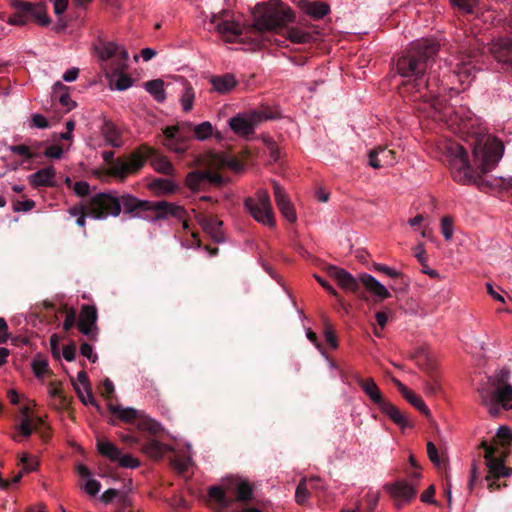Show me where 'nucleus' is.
I'll return each instance as SVG.
<instances>
[{
  "label": "nucleus",
  "mask_w": 512,
  "mask_h": 512,
  "mask_svg": "<svg viewBox=\"0 0 512 512\" xmlns=\"http://www.w3.org/2000/svg\"><path fill=\"white\" fill-rule=\"evenodd\" d=\"M244 205L257 222L269 227L275 226L276 221L272 210L270 195L266 190L259 189L256 192V198H246Z\"/></svg>",
  "instance_id": "obj_16"
},
{
  "label": "nucleus",
  "mask_w": 512,
  "mask_h": 512,
  "mask_svg": "<svg viewBox=\"0 0 512 512\" xmlns=\"http://www.w3.org/2000/svg\"><path fill=\"white\" fill-rule=\"evenodd\" d=\"M196 221L201 226L203 231L209 234L215 242H224L225 236L222 230L223 222L216 216L198 213L196 215Z\"/></svg>",
  "instance_id": "obj_22"
},
{
  "label": "nucleus",
  "mask_w": 512,
  "mask_h": 512,
  "mask_svg": "<svg viewBox=\"0 0 512 512\" xmlns=\"http://www.w3.org/2000/svg\"><path fill=\"white\" fill-rule=\"evenodd\" d=\"M189 462H190L189 458L175 456L171 460V465L179 473H184L188 469Z\"/></svg>",
  "instance_id": "obj_53"
},
{
  "label": "nucleus",
  "mask_w": 512,
  "mask_h": 512,
  "mask_svg": "<svg viewBox=\"0 0 512 512\" xmlns=\"http://www.w3.org/2000/svg\"><path fill=\"white\" fill-rule=\"evenodd\" d=\"M95 51L102 61L115 58L105 70V76L110 86H114L116 90L123 91L133 84V79L123 72L128 68V52L114 42H106L99 40V44L95 45Z\"/></svg>",
  "instance_id": "obj_4"
},
{
  "label": "nucleus",
  "mask_w": 512,
  "mask_h": 512,
  "mask_svg": "<svg viewBox=\"0 0 512 512\" xmlns=\"http://www.w3.org/2000/svg\"><path fill=\"white\" fill-rule=\"evenodd\" d=\"M369 164L375 169L383 167V163L381 162L379 151L377 150V148L369 152Z\"/></svg>",
  "instance_id": "obj_64"
},
{
  "label": "nucleus",
  "mask_w": 512,
  "mask_h": 512,
  "mask_svg": "<svg viewBox=\"0 0 512 512\" xmlns=\"http://www.w3.org/2000/svg\"><path fill=\"white\" fill-rule=\"evenodd\" d=\"M97 310L94 306L83 305L78 322L79 331L87 336L91 341L96 340L97 331Z\"/></svg>",
  "instance_id": "obj_21"
},
{
  "label": "nucleus",
  "mask_w": 512,
  "mask_h": 512,
  "mask_svg": "<svg viewBox=\"0 0 512 512\" xmlns=\"http://www.w3.org/2000/svg\"><path fill=\"white\" fill-rule=\"evenodd\" d=\"M102 134L106 140V142L113 147H121V133L119 129L110 121H105L102 126Z\"/></svg>",
  "instance_id": "obj_35"
},
{
  "label": "nucleus",
  "mask_w": 512,
  "mask_h": 512,
  "mask_svg": "<svg viewBox=\"0 0 512 512\" xmlns=\"http://www.w3.org/2000/svg\"><path fill=\"white\" fill-rule=\"evenodd\" d=\"M327 273L331 278L337 281L340 287L357 294L361 299L367 300V297L359 292L360 283L349 272L336 266H329Z\"/></svg>",
  "instance_id": "obj_20"
},
{
  "label": "nucleus",
  "mask_w": 512,
  "mask_h": 512,
  "mask_svg": "<svg viewBox=\"0 0 512 512\" xmlns=\"http://www.w3.org/2000/svg\"><path fill=\"white\" fill-rule=\"evenodd\" d=\"M120 210L124 209L126 213H133L135 211L154 210L156 212L153 220L164 219L167 216H173L179 220H184L186 211L183 207L169 203L166 201L150 202L138 200L129 194L119 197Z\"/></svg>",
  "instance_id": "obj_9"
},
{
  "label": "nucleus",
  "mask_w": 512,
  "mask_h": 512,
  "mask_svg": "<svg viewBox=\"0 0 512 512\" xmlns=\"http://www.w3.org/2000/svg\"><path fill=\"white\" fill-rule=\"evenodd\" d=\"M73 190L76 195H78L80 197H84L89 194L90 185L86 181H78V182L74 183Z\"/></svg>",
  "instance_id": "obj_60"
},
{
  "label": "nucleus",
  "mask_w": 512,
  "mask_h": 512,
  "mask_svg": "<svg viewBox=\"0 0 512 512\" xmlns=\"http://www.w3.org/2000/svg\"><path fill=\"white\" fill-rule=\"evenodd\" d=\"M379 156L383 166L392 165L395 160V152L393 150L387 149L386 147H378Z\"/></svg>",
  "instance_id": "obj_51"
},
{
  "label": "nucleus",
  "mask_w": 512,
  "mask_h": 512,
  "mask_svg": "<svg viewBox=\"0 0 512 512\" xmlns=\"http://www.w3.org/2000/svg\"><path fill=\"white\" fill-rule=\"evenodd\" d=\"M213 133V126L209 121H204L199 125H194V138L203 141L208 139Z\"/></svg>",
  "instance_id": "obj_42"
},
{
  "label": "nucleus",
  "mask_w": 512,
  "mask_h": 512,
  "mask_svg": "<svg viewBox=\"0 0 512 512\" xmlns=\"http://www.w3.org/2000/svg\"><path fill=\"white\" fill-rule=\"evenodd\" d=\"M61 312L66 314L65 321L63 323V330L69 331L72 329L76 322V312L74 309H68L66 306L61 308Z\"/></svg>",
  "instance_id": "obj_49"
},
{
  "label": "nucleus",
  "mask_w": 512,
  "mask_h": 512,
  "mask_svg": "<svg viewBox=\"0 0 512 512\" xmlns=\"http://www.w3.org/2000/svg\"><path fill=\"white\" fill-rule=\"evenodd\" d=\"M355 380L363 392L375 405L378 406V408L386 401L381 390L372 378L363 379L360 376H357Z\"/></svg>",
  "instance_id": "obj_29"
},
{
  "label": "nucleus",
  "mask_w": 512,
  "mask_h": 512,
  "mask_svg": "<svg viewBox=\"0 0 512 512\" xmlns=\"http://www.w3.org/2000/svg\"><path fill=\"white\" fill-rule=\"evenodd\" d=\"M151 153H143L144 163L149 159L151 166L161 174L166 176H173L175 174V169L170 162V160L164 156L159 154L154 148L150 146Z\"/></svg>",
  "instance_id": "obj_25"
},
{
  "label": "nucleus",
  "mask_w": 512,
  "mask_h": 512,
  "mask_svg": "<svg viewBox=\"0 0 512 512\" xmlns=\"http://www.w3.org/2000/svg\"><path fill=\"white\" fill-rule=\"evenodd\" d=\"M151 188L157 192L170 194L176 191L177 186L169 179L158 178L152 181Z\"/></svg>",
  "instance_id": "obj_39"
},
{
  "label": "nucleus",
  "mask_w": 512,
  "mask_h": 512,
  "mask_svg": "<svg viewBox=\"0 0 512 512\" xmlns=\"http://www.w3.org/2000/svg\"><path fill=\"white\" fill-rule=\"evenodd\" d=\"M56 171L53 166H48L38 170L29 176L30 184L37 187H55Z\"/></svg>",
  "instance_id": "obj_28"
},
{
  "label": "nucleus",
  "mask_w": 512,
  "mask_h": 512,
  "mask_svg": "<svg viewBox=\"0 0 512 512\" xmlns=\"http://www.w3.org/2000/svg\"><path fill=\"white\" fill-rule=\"evenodd\" d=\"M277 118V112L273 111L268 106H262L259 109L238 114L229 119V127L231 130L245 138L251 137L255 132V127L265 120H272Z\"/></svg>",
  "instance_id": "obj_12"
},
{
  "label": "nucleus",
  "mask_w": 512,
  "mask_h": 512,
  "mask_svg": "<svg viewBox=\"0 0 512 512\" xmlns=\"http://www.w3.org/2000/svg\"><path fill=\"white\" fill-rule=\"evenodd\" d=\"M315 279L329 294L335 296L338 299L340 305L344 307V301L339 297L337 291L325 279L318 275H315Z\"/></svg>",
  "instance_id": "obj_58"
},
{
  "label": "nucleus",
  "mask_w": 512,
  "mask_h": 512,
  "mask_svg": "<svg viewBox=\"0 0 512 512\" xmlns=\"http://www.w3.org/2000/svg\"><path fill=\"white\" fill-rule=\"evenodd\" d=\"M163 144L177 154H183L188 149V141L194 137V125L183 122L174 126H167L163 130Z\"/></svg>",
  "instance_id": "obj_15"
},
{
  "label": "nucleus",
  "mask_w": 512,
  "mask_h": 512,
  "mask_svg": "<svg viewBox=\"0 0 512 512\" xmlns=\"http://www.w3.org/2000/svg\"><path fill=\"white\" fill-rule=\"evenodd\" d=\"M44 426H45V423L42 418H40V417L32 418V427H33L34 432L39 433L43 439H46L49 437V433L47 431L43 430Z\"/></svg>",
  "instance_id": "obj_59"
},
{
  "label": "nucleus",
  "mask_w": 512,
  "mask_h": 512,
  "mask_svg": "<svg viewBox=\"0 0 512 512\" xmlns=\"http://www.w3.org/2000/svg\"><path fill=\"white\" fill-rule=\"evenodd\" d=\"M512 444V431L507 426H501L492 443L482 441L480 448L484 449V458L487 468L494 477H508L512 469L505 465Z\"/></svg>",
  "instance_id": "obj_6"
},
{
  "label": "nucleus",
  "mask_w": 512,
  "mask_h": 512,
  "mask_svg": "<svg viewBox=\"0 0 512 512\" xmlns=\"http://www.w3.org/2000/svg\"><path fill=\"white\" fill-rule=\"evenodd\" d=\"M380 411L387 415L395 424L401 428L410 426V423L404 413H402L395 405L386 400L380 407Z\"/></svg>",
  "instance_id": "obj_32"
},
{
  "label": "nucleus",
  "mask_w": 512,
  "mask_h": 512,
  "mask_svg": "<svg viewBox=\"0 0 512 512\" xmlns=\"http://www.w3.org/2000/svg\"><path fill=\"white\" fill-rule=\"evenodd\" d=\"M299 5L302 11L313 19H321L330 11L328 4L321 1L300 0Z\"/></svg>",
  "instance_id": "obj_31"
},
{
  "label": "nucleus",
  "mask_w": 512,
  "mask_h": 512,
  "mask_svg": "<svg viewBox=\"0 0 512 512\" xmlns=\"http://www.w3.org/2000/svg\"><path fill=\"white\" fill-rule=\"evenodd\" d=\"M32 369L37 378H42L49 372V366L46 359L36 358L32 362Z\"/></svg>",
  "instance_id": "obj_46"
},
{
  "label": "nucleus",
  "mask_w": 512,
  "mask_h": 512,
  "mask_svg": "<svg viewBox=\"0 0 512 512\" xmlns=\"http://www.w3.org/2000/svg\"><path fill=\"white\" fill-rule=\"evenodd\" d=\"M100 488H101L100 482L95 479L87 480V482L84 485L85 491L91 496H95L96 494H98V492L100 491Z\"/></svg>",
  "instance_id": "obj_61"
},
{
  "label": "nucleus",
  "mask_w": 512,
  "mask_h": 512,
  "mask_svg": "<svg viewBox=\"0 0 512 512\" xmlns=\"http://www.w3.org/2000/svg\"><path fill=\"white\" fill-rule=\"evenodd\" d=\"M20 463L23 465V472L35 471L38 467L37 460L29 457L26 453L21 456Z\"/></svg>",
  "instance_id": "obj_54"
},
{
  "label": "nucleus",
  "mask_w": 512,
  "mask_h": 512,
  "mask_svg": "<svg viewBox=\"0 0 512 512\" xmlns=\"http://www.w3.org/2000/svg\"><path fill=\"white\" fill-rule=\"evenodd\" d=\"M425 375L423 383L426 395L431 397L441 396L443 394V386L438 368L436 370H429Z\"/></svg>",
  "instance_id": "obj_30"
},
{
  "label": "nucleus",
  "mask_w": 512,
  "mask_h": 512,
  "mask_svg": "<svg viewBox=\"0 0 512 512\" xmlns=\"http://www.w3.org/2000/svg\"><path fill=\"white\" fill-rule=\"evenodd\" d=\"M309 496V491L306 487V483L304 480H302L297 488H296V492H295V499H296V502L300 505H303L307 498Z\"/></svg>",
  "instance_id": "obj_52"
},
{
  "label": "nucleus",
  "mask_w": 512,
  "mask_h": 512,
  "mask_svg": "<svg viewBox=\"0 0 512 512\" xmlns=\"http://www.w3.org/2000/svg\"><path fill=\"white\" fill-rule=\"evenodd\" d=\"M77 380L79 383H81L84 386V389L87 392V397H86L84 395V393L82 392L81 388L79 387V385L72 379L73 387H74L75 392H76L77 396L79 397L80 401L84 405L90 404V405L95 406L98 410H100V406L98 405V403L96 402V400L93 396L88 374L83 370L78 372Z\"/></svg>",
  "instance_id": "obj_27"
},
{
  "label": "nucleus",
  "mask_w": 512,
  "mask_h": 512,
  "mask_svg": "<svg viewBox=\"0 0 512 512\" xmlns=\"http://www.w3.org/2000/svg\"><path fill=\"white\" fill-rule=\"evenodd\" d=\"M453 230V218L451 216H444L441 219V232L446 240L452 238Z\"/></svg>",
  "instance_id": "obj_50"
},
{
  "label": "nucleus",
  "mask_w": 512,
  "mask_h": 512,
  "mask_svg": "<svg viewBox=\"0 0 512 512\" xmlns=\"http://www.w3.org/2000/svg\"><path fill=\"white\" fill-rule=\"evenodd\" d=\"M145 89L155 98L157 102H163L166 98L164 91V82L161 79L147 81Z\"/></svg>",
  "instance_id": "obj_38"
},
{
  "label": "nucleus",
  "mask_w": 512,
  "mask_h": 512,
  "mask_svg": "<svg viewBox=\"0 0 512 512\" xmlns=\"http://www.w3.org/2000/svg\"><path fill=\"white\" fill-rule=\"evenodd\" d=\"M471 63L472 61H469L468 63L463 61L461 63V66L457 70V75L462 83H464L465 81H469L470 77L473 75V72L475 71V66H472Z\"/></svg>",
  "instance_id": "obj_47"
},
{
  "label": "nucleus",
  "mask_w": 512,
  "mask_h": 512,
  "mask_svg": "<svg viewBox=\"0 0 512 512\" xmlns=\"http://www.w3.org/2000/svg\"><path fill=\"white\" fill-rule=\"evenodd\" d=\"M35 206V202L33 200H24V201H17L14 203L13 209L16 212L23 211L27 212L33 209Z\"/></svg>",
  "instance_id": "obj_63"
},
{
  "label": "nucleus",
  "mask_w": 512,
  "mask_h": 512,
  "mask_svg": "<svg viewBox=\"0 0 512 512\" xmlns=\"http://www.w3.org/2000/svg\"><path fill=\"white\" fill-rule=\"evenodd\" d=\"M403 397L415 408H417L421 413H423L426 416L430 415V410L425 405L424 401L421 397L416 395L414 392H412L410 389L403 395Z\"/></svg>",
  "instance_id": "obj_40"
},
{
  "label": "nucleus",
  "mask_w": 512,
  "mask_h": 512,
  "mask_svg": "<svg viewBox=\"0 0 512 512\" xmlns=\"http://www.w3.org/2000/svg\"><path fill=\"white\" fill-rule=\"evenodd\" d=\"M98 452L110 461L117 462L123 468H137L140 461L130 454H122L121 450L113 443L105 440L97 442Z\"/></svg>",
  "instance_id": "obj_18"
},
{
  "label": "nucleus",
  "mask_w": 512,
  "mask_h": 512,
  "mask_svg": "<svg viewBox=\"0 0 512 512\" xmlns=\"http://www.w3.org/2000/svg\"><path fill=\"white\" fill-rule=\"evenodd\" d=\"M203 164L207 166L206 170H195L187 174L185 183L187 187L193 191L200 189V185L203 182H209L216 186H221L224 183V179L221 174L212 169H220L226 165V159L216 153H209L205 156Z\"/></svg>",
  "instance_id": "obj_11"
},
{
  "label": "nucleus",
  "mask_w": 512,
  "mask_h": 512,
  "mask_svg": "<svg viewBox=\"0 0 512 512\" xmlns=\"http://www.w3.org/2000/svg\"><path fill=\"white\" fill-rule=\"evenodd\" d=\"M502 382L503 377L498 380L489 379L478 389L482 403L488 407L492 415L498 414L499 406L504 410L512 409V386H501Z\"/></svg>",
  "instance_id": "obj_10"
},
{
  "label": "nucleus",
  "mask_w": 512,
  "mask_h": 512,
  "mask_svg": "<svg viewBox=\"0 0 512 512\" xmlns=\"http://www.w3.org/2000/svg\"><path fill=\"white\" fill-rule=\"evenodd\" d=\"M452 7L464 14H472L477 0H449Z\"/></svg>",
  "instance_id": "obj_43"
},
{
  "label": "nucleus",
  "mask_w": 512,
  "mask_h": 512,
  "mask_svg": "<svg viewBox=\"0 0 512 512\" xmlns=\"http://www.w3.org/2000/svg\"><path fill=\"white\" fill-rule=\"evenodd\" d=\"M294 21V13L288 7H277L265 11L255 18L254 27L262 31H282V35L293 43L304 44L312 41L311 33L297 27H286L287 23Z\"/></svg>",
  "instance_id": "obj_3"
},
{
  "label": "nucleus",
  "mask_w": 512,
  "mask_h": 512,
  "mask_svg": "<svg viewBox=\"0 0 512 512\" xmlns=\"http://www.w3.org/2000/svg\"><path fill=\"white\" fill-rule=\"evenodd\" d=\"M427 454H428L429 459L435 466H437V467L441 466L442 461L438 454L437 447L435 446V444L433 442L429 441L427 443Z\"/></svg>",
  "instance_id": "obj_55"
},
{
  "label": "nucleus",
  "mask_w": 512,
  "mask_h": 512,
  "mask_svg": "<svg viewBox=\"0 0 512 512\" xmlns=\"http://www.w3.org/2000/svg\"><path fill=\"white\" fill-rule=\"evenodd\" d=\"M9 150L14 154L22 156L26 160H32L38 156L37 153L31 151V149L28 146L23 144L12 145L9 147Z\"/></svg>",
  "instance_id": "obj_45"
},
{
  "label": "nucleus",
  "mask_w": 512,
  "mask_h": 512,
  "mask_svg": "<svg viewBox=\"0 0 512 512\" xmlns=\"http://www.w3.org/2000/svg\"><path fill=\"white\" fill-rule=\"evenodd\" d=\"M439 51V44L434 40L422 39L411 47L397 60L399 75L407 80L402 83L405 92H411L413 100L428 102L436 96L439 76L433 66Z\"/></svg>",
  "instance_id": "obj_2"
},
{
  "label": "nucleus",
  "mask_w": 512,
  "mask_h": 512,
  "mask_svg": "<svg viewBox=\"0 0 512 512\" xmlns=\"http://www.w3.org/2000/svg\"><path fill=\"white\" fill-rule=\"evenodd\" d=\"M15 7L16 12L9 18V23L12 25H25L32 19L41 26H48L51 22L46 13V6L42 2L19 1Z\"/></svg>",
  "instance_id": "obj_14"
},
{
  "label": "nucleus",
  "mask_w": 512,
  "mask_h": 512,
  "mask_svg": "<svg viewBox=\"0 0 512 512\" xmlns=\"http://www.w3.org/2000/svg\"><path fill=\"white\" fill-rule=\"evenodd\" d=\"M414 358L417 365L425 374H427L429 370H436L438 368L436 361L423 349L417 351Z\"/></svg>",
  "instance_id": "obj_37"
},
{
  "label": "nucleus",
  "mask_w": 512,
  "mask_h": 512,
  "mask_svg": "<svg viewBox=\"0 0 512 512\" xmlns=\"http://www.w3.org/2000/svg\"><path fill=\"white\" fill-rule=\"evenodd\" d=\"M143 153H151L148 144H141L138 148L125 157L114 158L113 151H105L102 157L109 166V174L124 180L130 174L138 173L144 166Z\"/></svg>",
  "instance_id": "obj_8"
},
{
  "label": "nucleus",
  "mask_w": 512,
  "mask_h": 512,
  "mask_svg": "<svg viewBox=\"0 0 512 512\" xmlns=\"http://www.w3.org/2000/svg\"><path fill=\"white\" fill-rule=\"evenodd\" d=\"M386 492L393 500L396 509L400 510L404 505L411 503L417 496V485L409 483L405 479L396 480L384 486Z\"/></svg>",
  "instance_id": "obj_17"
},
{
  "label": "nucleus",
  "mask_w": 512,
  "mask_h": 512,
  "mask_svg": "<svg viewBox=\"0 0 512 512\" xmlns=\"http://www.w3.org/2000/svg\"><path fill=\"white\" fill-rule=\"evenodd\" d=\"M489 51L498 63L512 69V38H498L492 41Z\"/></svg>",
  "instance_id": "obj_23"
},
{
  "label": "nucleus",
  "mask_w": 512,
  "mask_h": 512,
  "mask_svg": "<svg viewBox=\"0 0 512 512\" xmlns=\"http://www.w3.org/2000/svg\"><path fill=\"white\" fill-rule=\"evenodd\" d=\"M210 82L213 89L221 94L230 92L237 84L234 75L230 73L220 76H212Z\"/></svg>",
  "instance_id": "obj_33"
},
{
  "label": "nucleus",
  "mask_w": 512,
  "mask_h": 512,
  "mask_svg": "<svg viewBox=\"0 0 512 512\" xmlns=\"http://www.w3.org/2000/svg\"><path fill=\"white\" fill-rule=\"evenodd\" d=\"M252 499L253 487L244 480H235L227 488L213 485L207 491V504L214 512H228L234 502L248 505Z\"/></svg>",
  "instance_id": "obj_5"
},
{
  "label": "nucleus",
  "mask_w": 512,
  "mask_h": 512,
  "mask_svg": "<svg viewBox=\"0 0 512 512\" xmlns=\"http://www.w3.org/2000/svg\"><path fill=\"white\" fill-rule=\"evenodd\" d=\"M107 407L112 415L125 423L135 424L139 430L157 434L161 429L157 421L144 415L139 410L131 407L123 408L121 405H114L110 402L107 404Z\"/></svg>",
  "instance_id": "obj_13"
},
{
  "label": "nucleus",
  "mask_w": 512,
  "mask_h": 512,
  "mask_svg": "<svg viewBox=\"0 0 512 512\" xmlns=\"http://www.w3.org/2000/svg\"><path fill=\"white\" fill-rule=\"evenodd\" d=\"M63 154V148L59 145H51L46 148L44 155L48 158L59 159Z\"/></svg>",
  "instance_id": "obj_62"
},
{
  "label": "nucleus",
  "mask_w": 512,
  "mask_h": 512,
  "mask_svg": "<svg viewBox=\"0 0 512 512\" xmlns=\"http://www.w3.org/2000/svg\"><path fill=\"white\" fill-rule=\"evenodd\" d=\"M22 414L24 418L19 425V432L22 436L27 438L34 432L32 427V417L29 415V408L23 407Z\"/></svg>",
  "instance_id": "obj_41"
},
{
  "label": "nucleus",
  "mask_w": 512,
  "mask_h": 512,
  "mask_svg": "<svg viewBox=\"0 0 512 512\" xmlns=\"http://www.w3.org/2000/svg\"><path fill=\"white\" fill-rule=\"evenodd\" d=\"M359 281L367 291L376 297L375 302H380L391 297V293L388 291V289L372 275L362 273L359 276Z\"/></svg>",
  "instance_id": "obj_26"
},
{
  "label": "nucleus",
  "mask_w": 512,
  "mask_h": 512,
  "mask_svg": "<svg viewBox=\"0 0 512 512\" xmlns=\"http://www.w3.org/2000/svg\"><path fill=\"white\" fill-rule=\"evenodd\" d=\"M52 99L58 100L66 108V112L76 106L68 93V87L59 81L53 85Z\"/></svg>",
  "instance_id": "obj_34"
},
{
  "label": "nucleus",
  "mask_w": 512,
  "mask_h": 512,
  "mask_svg": "<svg viewBox=\"0 0 512 512\" xmlns=\"http://www.w3.org/2000/svg\"><path fill=\"white\" fill-rule=\"evenodd\" d=\"M87 211L89 217L94 219H105L108 216H118L120 214L119 197L112 193H96L86 203H80L69 208L71 216L79 217L81 213Z\"/></svg>",
  "instance_id": "obj_7"
},
{
  "label": "nucleus",
  "mask_w": 512,
  "mask_h": 512,
  "mask_svg": "<svg viewBox=\"0 0 512 512\" xmlns=\"http://www.w3.org/2000/svg\"><path fill=\"white\" fill-rule=\"evenodd\" d=\"M393 280L394 283L390 286L392 290L398 292H406L410 282L407 276L401 272H398V276H395Z\"/></svg>",
  "instance_id": "obj_48"
},
{
  "label": "nucleus",
  "mask_w": 512,
  "mask_h": 512,
  "mask_svg": "<svg viewBox=\"0 0 512 512\" xmlns=\"http://www.w3.org/2000/svg\"><path fill=\"white\" fill-rule=\"evenodd\" d=\"M324 337H325V340L327 341V343L332 348L335 349L338 347V341H337L335 332H334L333 328L331 327V325L328 323L326 324L325 329H324Z\"/></svg>",
  "instance_id": "obj_57"
},
{
  "label": "nucleus",
  "mask_w": 512,
  "mask_h": 512,
  "mask_svg": "<svg viewBox=\"0 0 512 512\" xmlns=\"http://www.w3.org/2000/svg\"><path fill=\"white\" fill-rule=\"evenodd\" d=\"M445 153L454 181L462 185L475 184L484 190L488 182L483 176L496 167L503 156L504 145L496 138L477 139L473 145V165L467 150L458 143H448Z\"/></svg>",
  "instance_id": "obj_1"
},
{
  "label": "nucleus",
  "mask_w": 512,
  "mask_h": 512,
  "mask_svg": "<svg viewBox=\"0 0 512 512\" xmlns=\"http://www.w3.org/2000/svg\"><path fill=\"white\" fill-rule=\"evenodd\" d=\"M436 492V488L434 485H430L422 494L420 497V500L423 503H428L432 505H438V502L434 499V495Z\"/></svg>",
  "instance_id": "obj_56"
},
{
  "label": "nucleus",
  "mask_w": 512,
  "mask_h": 512,
  "mask_svg": "<svg viewBox=\"0 0 512 512\" xmlns=\"http://www.w3.org/2000/svg\"><path fill=\"white\" fill-rule=\"evenodd\" d=\"M226 16V12L222 14H214L211 17L210 24L213 25V28L219 32L225 41L232 43L237 41L242 30L238 23L229 20Z\"/></svg>",
  "instance_id": "obj_19"
},
{
  "label": "nucleus",
  "mask_w": 512,
  "mask_h": 512,
  "mask_svg": "<svg viewBox=\"0 0 512 512\" xmlns=\"http://www.w3.org/2000/svg\"><path fill=\"white\" fill-rule=\"evenodd\" d=\"M274 198L278 209L283 217L290 223L297 220V215L293 204L290 202L284 188L277 182H273Z\"/></svg>",
  "instance_id": "obj_24"
},
{
  "label": "nucleus",
  "mask_w": 512,
  "mask_h": 512,
  "mask_svg": "<svg viewBox=\"0 0 512 512\" xmlns=\"http://www.w3.org/2000/svg\"><path fill=\"white\" fill-rule=\"evenodd\" d=\"M194 99H195L194 90L190 84H187L185 86V91L181 97L182 107L185 112H189L192 109Z\"/></svg>",
  "instance_id": "obj_44"
},
{
  "label": "nucleus",
  "mask_w": 512,
  "mask_h": 512,
  "mask_svg": "<svg viewBox=\"0 0 512 512\" xmlns=\"http://www.w3.org/2000/svg\"><path fill=\"white\" fill-rule=\"evenodd\" d=\"M141 450L143 453H145L146 455H148L151 458L161 459L162 456L164 455V453L166 451L170 450V448L168 446L162 444L161 442L152 439V440H149L147 443H145L141 447Z\"/></svg>",
  "instance_id": "obj_36"
}]
</instances>
